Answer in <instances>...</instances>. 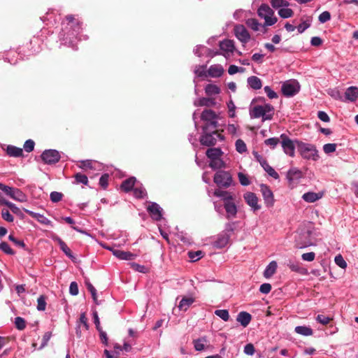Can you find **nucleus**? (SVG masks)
<instances>
[{"label":"nucleus","instance_id":"obj_64","mask_svg":"<svg viewBox=\"0 0 358 358\" xmlns=\"http://www.w3.org/2000/svg\"><path fill=\"white\" fill-rule=\"evenodd\" d=\"M310 26V22L309 20H306V21L302 22L301 24H299L296 28H297L299 33L301 34L305 30H306Z\"/></svg>","mask_w":358,"mask_h":358},{"label":"nucleus","instance_id":"obj_42","mask_svg":"<svg viewBox=\"0 0 358 358\" xmlns=\"http://www.w3.org/2000/svg\"><path fill=\"white\" fill-rule=\"evenodd\" d=\"M245 24L248 27H249L250 29H252L254 31H258L259 30L260 27L262 24L259 23L257 20L255 18H249L246 20Z\"/></svg>","mask_w":358,"mask_h":358},{"label":"nucleus","instance_id":"obj_17","mask_svg":"<svg viewBox=\"0 0 358 358\" xmlns=\"http://www.w3.org/2000/svg\"><path fill=\"white\" fill-rule=\"evenodd\" d=\"M147 210L154 220L159 221L162 220L163 210L158 203L155 202L150 203L147 208Z\"/></svg>","mask_w":358,"mask_h":358},{"label":"nucleus","instance_id":"obj_45","mask_svg":"<svg viewBox=\"0 0 358 358\" xmlns=\"http://www.w3.org/2000/svg\"><path fill=\"white\" fill-rule=\"evenodd\" d=\"M281 141L277 137L269 138L264 141V144L269 146L271 149H274Z\"/></svg>","mask_w":358,"mask_h":358},{"label":"nucleus","instance_id":"obj_6","mask_svg":"<svg viewBox=\"0 0 358 358\" xmlns=\"http://www.w3.org/2000/svg\"><path fill=\"white\" fill-rule=\"evenodd\" d=\"M211 129H210L206 131H203V134L200 138V142L201 145L206 146H213L215 145L218 141H224V136L218 133L217 131H211Z\"/></svg>","mask_w":358,"mask_h":358},{"label":"nucleus","instance_id":"obj_62","mask_svg":"<svg viewBox=\"0 0 358 358\" xmlns=\"http://www.w3.org/2000/svg\"><path fill=\"white\" fill-rule=\"evenodd\" d=\"M35 143L33 140H27L24 144V149L26 152H30L34 149Z\"/></svg>","mask_w":358,"mask_h":358},{"label":"nucleus","instance_id":"obj_33","mask_svg":"<svg viewBox=\"0 0 358 358\" xmlns=\"http://www.w3.org/2000/svg\"><path fill=\"white\" fill-rule=\"evenodd\" d=\"M206 156L210 159H216L220 158L223 154L222 150L219 148H208L206 150Z\"/></svg>","mask_w":358,"mask_h":358},{"label":"nucleus","instance_id":"obj_55","mask_svg":"<svg viewBox=\"0 0 358 358\" xmlns=\"http://www.w3.org/2000/svg\"><path fill=\"white\" fill-rule=\"evenodd\" d=\"M238 178L240 183L243 186H248V185H250V181L249 178H248V177L245 174H244V173H243L241 172H239L238 173Z\"/></svg>","mask_w":358,"mask_h":358},{"label":"nucleus","instance_id":"obj_5","mask_svg":"<svg viewBox=\"0 0 358 358\" xmlns=\"http://www.w3.org/2000/svg\"><path fill=\"white\" fill-rule=\"evenodd\" d=\"M312 231L308 229H301L295 236V245L298 248H305L313 245Z\"/></svg>","mask_w":358,"mask_h":358},{"label":"nucleus","instance_id":"obj_35","mask_svg":"<svg viewBox=\"0 0 358 358\" xmlns=\"http://www.w3.org/2000/svg\"><path fill=\"white\" fill-rule=\"evenodd\" d=\"M277 263L275 261L270 262L264 271V276L266 278H271L275 273Z\"/></svg>","mask_w":358,"mask_h":358},{"label":"nucleus","instance_id":"obj_51","mask_svg":"<svg viewBox=\"0 0 358 358\" xmlns=\"http://www.w3.org/2000/svg\"><path fill=\"white\" fill-rule=\"evenodd\" d=\"M188 257L192 262H196L203 257L202 252L200 250L196 252L190 251L188 252Z\"/></svg>","mask_w":358,"mask_h":358},{"label":"nucleus","instance_id":"obj_1","mask_svg":"<svg viewBox=\"0 0 358 358\" xmlns=\"http://www.w3.org/2000/svg\"><path fill=\"white\" fill-rule=\"evenodd\" d=\"M66 26L62 29L60 33L61 39L65 43L71 44L73 39L76 38L82 30L80 21L76 20L73 15L66 16Z\"/></svg>","mask_w":358,"mask_h":358},{"label":"nucleus","instance_id":"obj_48","mask_svg":"<svg viewBox=\"0 0 358 358\" xmlns=\"http://www.w3.org/2000/svg\"><path fill=\"white\" fill-rule=\"evenodd\" d=\"M271 3L275 8L287 7L289 5V3L286 0H271Z\"/></svg>","mask_w":358,"mask_h":358},{"label":"nucleus","instance_id":"obj_53","mask_svg":"<svg viewBox=\"0 0 358 358\" xmlns=\"http://www.w3.org/2000/svg\"><path fill=\"white\" fill-rule=\"evenodd\" d=\"M236 222H227L225 224L224 229L222 231L224 234H230L235 230Z\"/></svg>","mask_w":358,"mask_h":358},{"label":"nucleus","instance_id":"obj_20","mask_svg":"<svg viewBox=\"0 0 358 358\" xmlns=\"http://www.w3.org/2000/svg\"><path fill=\"white\" fill-rule=\"evenodd\" d=\"M303 177L302 171L296 167L290 168L287 172L286 178L289 184L299 180Z\"/></svg>","mask_w":358,"mask_h":358},{"label":"nucleus","instance_id":"obj_23","mask_svg":"<svg viewBox=\"0 0 358 358\" xmlns=\"http://www.w3.org/2000/svg\"><path fill=\"white\" fill-rule=\"evenodd\" d=\"M113 255L121 260H133L136 257V255L130 252L123 251L119 249L113 250Z\"/></svg>","mask_w":358,"mask_h":358},{"label":"nucleus","instance_id":"obj_40","mask_svg":"<svg viewBox=\"0 0 358 358\" xmlns=\"http://www.w3.org/2000/svg\"><path fill=\"white\" fill-rule=\"evenodd\" d=\"M75 182L76 184H83L85 185H88V178L85 174L77 173L74 176Z\"/></svg>","mask_w":358,"mask_h":358},{"label":"nucleus","instance_id":"obj_43","mask_svg":"<svg viewBox=\"0 0 358 358\" xmlns=\"http://www.w3.org/2000/svg\"><path fill=\"white\" fill-rule=\"evenodd\" d=\"M294 13L293 10L290 8H288L287 7L281 8L278 10V15L284 19L291 17L293 15Z\"/></svg>","mask_w":358,"mask_h":358},{"label":"nucleus","instance_id":"obj_46","mask_svg":"<svg viewBox=\"0 0 358 358\" xmlns=\"http://www.w3.org/2000/svg\"><path fill=\"white\" fill-rule=\"evenodd\" d=\"M0 250L6 253V255H15L14 250L10 247L8 243L1 242L0 243Z\"/></svg>","mask_w":358,"mask_h":358},{"label":"nucleus","instance_id":"obj_22","mask_svg":"<svg viewBox=\"0 0 358 358\" xmlns=\"http://www.w3.org/2000/svg\"><path fill=\"white\" fill-rule=\"evenodd\" d=\"M358 99V87L351 86L346 89L345 92V99L350 102H355Z\"/></svg>","mask_w":358,"mask_h":358},{"label":"nucleus","instance_id":"obj_4","mask_svg":"<svg viewBox=\"0 0 358 358\" xmlns=\"http://www.w3.org/2000/svg\"><path fill=\"white\" fill-rule=\"evenodd\" d=\"M214 182L221 188H228L235 185L231 174L229 171L219 170L213 177Z\"/></svg>","mask_w":358,"mask_h":358},{"label":"nucleus","instance_id":"obj_3","mask_svg":"<svg viewBox=\"0 0 358 358\" xmlns=\"http://www.w3.org/2000/svg\"><path fill=\"white\" fill-rule=\"evenodd\" d=\"M296 148L301 156L305 159L317 161L320 157L318 150L313 144L296 141Z\"/></svg>","mask_w":358,"mask_h":358},{"label":"nucleus","instance_id":"obj_58","mask_svg":"<svg viewBox=\"0 0 358 358\" xmlns=\"http://www.w3.org/2000/svg\"><path fill=\"white\" fill-rule=\"evenodd\" d=\"M316 321L323 325L328 324L331 320V318L324 315H317L315 317Z\"/></svg>","mask_w":358,"mask_h":358},{"label":"nucleus","instance_id":"obj_28","mask_svg":"<svg viewBox=\"0 0 358 358\" xmlns=\"http://www.w3.org/2000/svg\"><path fill=\"white\" fill-rule=\"evenodd\" d=\"M247 83L248 86L255 90H260L262 87V80L255 76L248 77L247 79Z\"/></svg>","mask_w":358,"mask_h":358},{"label":"nucleus","instance_id":"obj_25","mask_svg":"<svg viewBox=\"0 0 358 358\" xmlns=\"http://www.w3.org/2000/svg\"><path fill=\"white\" fill-rule=\"evenodd\" d=\"M251 315L245 311L240 312L236 317L237 322H239L243 327H246L251 322Z\"/></svg>","mask_w":358,"mask_h":358},{"label":"nucleus","instance_id":"obj_18","mask_svg":"<svg viewBox=\"0 0 358 358\" xmlns=\"http://www.w3.org/2000/svg\"><path fill=\"white\" fill-rule=\"evenodd\" d=\"M230 240V234L221 232L217 236L216 240L213 243V245L216 248H223L227 245Z\"/></svg>","mask_w":358,"mask_h":358},{"label":"nucleus","instance_id":"obj_57","mask_svg":"<svg viewBox=\"0 0 358 358\" xmlns=\"http://www.w3.org/2000/svg\"><path fill=\"white\" fill-rule=\"evenodd\" d=\"M334 262L341 268H345L347 267V263L342 257L341 255H338L335 257Z\"/></svg>","mask_w":358,"mask_h":358},{"label":"nucleus","instance_id":"obj_19","mask_svg":"<svg viewBox=\"0 0 358 358\" xmlns=\"http://www.w3.org/2000/svg\"><path fill=\"white\" fill-rule=\"evenodd\" d=\"M223 206L226 211V217L227 219L236 217L238 209L234 200L223 203Z\"/></svg>","mask_w":358,"mask_h":358},{"label":"nucleus","instance_id":"obj_63","mask_svg":"<svg viewBox=\"0 0 358 358\" xmlns=\"http://www.w3.org/2000/svg\"><path fill=\"white\" fill-rule=\"evenodd\" d=\"M264 90L269 99H273L278 98L277 93L275 92L269 86H265Z\"/></svg>","mask_w":358,"mask_h":358},{"label":"nucleus","instance_id":"obj_34","mask_svg":"<svg viewBox=\"0 0 358 358\" xmlns=\"http://www.w3.org/2000/svg\"><path fill=\"white\" fill-rule=\"evenodd\" d=\"M294 331L304 336H309L313 334V330L307 326H297L295 327Z\"/></svg>","mask_w":358,"mask_h":358},{"label":"nucleus","instance_id":"obj_15","mask_svg":"<svg viewBox=\"0 0 358 358\" xmlns=\"http://www.w3.org/2000/svg\"><path fill=\"white\" fill-rule=\"evenodd\" d=\"M234 32L236 37L243 44L247 43L250 39L248 31L243 24L235 25Z\"/></svg>","mask_w":358,"mask_h":358},{"label":"nucleus","instance_id":"obj_60","mask_svg":"<svg viewBox=\"0 0 358 358\" xmlns=\"http://www.w3.org/2000/svg\"><path fill=\"white\" fill-rule=\"evenodd\" d=\"M331 20V14L329 11L322 12L318 17L320 23H325Z\"/></svg>","mask_w":358,"mask_h":358},{"label":"nucleus","instance_id":"obj_47","mask_svg":"<svg viewBox=\"0 0 358 358\" xmlns=\"http://www.w3.org/2000/svg\"><path fill=\"white\" fill-rule=\"evenodd\" d=\"M215 314L223 320L224 322H227L229 320V311L225 309L216 310L215 311Z\"/></svg>","mask_w":358,"mask_h":358},{"label":"nucleus","instance_id":"obj_36","mask_svg":"<svg viewBox=\"0 0 358 358\" xmlns=\"http://www.w3.org/2000/svg\"><path fill=\"white\" fill-rule=\"evenodd\" d=\"M215 104L214 99L210 98H199L196 101H194V105L196 106H210Z\"/></svg>","mask_w":358,"mask_h":358},{"label":"nucleus","instance_id":"obj_59","mask_svg":"<svg viewBox=\"0 0 358 358\" xmlns=\"http://www.w3.org/2000/svg\"><path fill=\"white\" fill-rule=\"evenodd\" d=\"M63 194L59 192H52L50 198L52 202L57 203L62 200Z\"/></svg>","mask_w":358,"mask_h":358},{"label":"nucleus","instance_id":"obj_49","mask_svg":"<svg viewBox=\"0 0 358 358\" xmlns=\"http://www.w3.org/2000/svg\"><path fill=\"white\" fill-rule=\"evenodd\" d=\"M46 308L45 296L41 295L37 299V310L39 311H43Z\"/></svg>","mask_w":358,"mask_h":358},{"label":"nucleus","instance_id":"obj_37","mask_svg":"<svg viewBox=\"0 0 358 358\" xmlns=\"http://www.w3.org/2000/svg\"><path fill=\"white\" fill-rule=\"evenodd\" d=\"M205 92L208 96L216 95L220 93V89L216 85L208 84L205 87Z\"/></svg>","mask_w":358,"mask_h":358},{"label":"nucleus","instance_id":"obj_24","mask_svg":"<svg viewBox=\"0 0 358 358\" xmlns=\"http://www.w3.org/2000/svg\"><path fill=\"white\" fill-rule=\"evenodd\" d=\"M214 196L221 198V199L223 201V203H227V201H230L231 200H234V196L231 192L222 190L220 189H216L214 191Z\"/></svg>","mask_w":358,"mask_h":358},{"label":"nucleus","instance_id":"obj_14","mask_svg":"<svg viewBox=\"0 0 358 358\" xmlns=\"http://www.w3.org/2000/svg\"><path fill=\"white\" fill-rule=\"evenodd\" d=\"M243 199L254 213L261 209L262 206L259 204V199L255 193L248 192L243 194Z\"/></svg>","mask_w":358,"mask_h":358},{"label":"nucleus","instance_id":"obj_38","mask_svg":"<svg viewBox=\"0 0 358 358\" xmlns=\"http://www.w3.org/2000/svg\"><path fill=\"white\" fill-rule=\"evenodd\" d=\"M193 298H182L179 303L178 308L181 310H187V308L194 303Z\"/></svg>","mask_w":358,"mask_h":358},{"label":"nucleus","instance_id":"obj_11","mask_svg":"<svg viewBox=\"0 0 358 358\" xmlns=\"http://www.w3.org/2000/svg\"><path fill=\"white\" fill-rule=\"evenodd\" d=\"M42 161L48 165L55 164L60 159L61 155L57 150L49 149L45 150L41 155Z\"/></svg>","mask_w":358,"mask_h":358},{"label":"nucleus","instance_id":"obj_7","mask_svg":"<svg viewBox=\"0 0 358 358\" xmlns=\"http://www.w3.org/2000/svg\"><path fill=\"white\" fill-rule=\"evenodd\" d=\"M201 119L206 122V125L203 127V131H206L210 129H216L218 126L217 115L211 109L204 110L201 115Z\"/></svg>","mask_w":358,"mask_h":358},{"label":"nucleus","instance_id":"obj_56","mask_svg":"<svg viewBox=\"0 0 358 358\" xmlns=\"http://www.w3.org/2000/svg\"><path fill=\"white\" fill-rule=\"evenodd\" d=\"M1 217L5 221L8 222H13L14 220V217L10 213L9 210L7 209H2Z\"/></svg>","mask_w":358,"mask_h":358},{"label":"nucleus","instance_id":"obj_16","mask_svg":"<svg viewBox=\"0 0 358 358\" xmlns=\"http://www.w3.org/2000/svg\"><path fill=\"white\" fill-rule=\"evenodd\" d=\"M220 48L222 51L221 55L228 58L235 50L234 42L232 40L225 39L220 42Z\"/></svg>","mask_w":358,"mask_h":358},{"label":"nucleus","instance_id":"obj_41","mask_svg":"<svg viewBox=\"0 0 358 358\" xmlns=\"http://www.w3.org/2000/svg\"><path fill=\"white\" fill-rule=\"evenodd\" d=\"M206 339L205 337L199 338L194 341V347L196 351H202L205 348Z\"/></svg>","mask_w":358,"mask_h":358},{"label":"nucleus","instance_id":"obj_39","mask_svg":"<svg viewBox=\"0 0 358 358\" xmlns=\"http://www.w3.org/2000/svg\"><path fill=\"white\" fill-rule=\"evenodd\" d=\"M209 166L213 170L220 169L225 167V163L221 158L210 159Z\"/></svg>","mask_w":358,"mask_h":358},{"label":"nucleus","instance_id":"obj_27","mask_svg":"<svg viewBox=\"0 0 358 358\" xmlns=\"http://www.w3.org/2000/svg\"><path fill=\"white\" fill-rule=\"evenodd\" d=\"M10 197L17 201L26 202L27 201V195L20 189L13 188Z\"/></svg>","mask_w":358,"mask_h":358},{"label":"nucleus","instance_id":"obj_32","mask_svg":"<svg viewBox=\"0 0 358 358\" xmlns=\"http://www.w3.org/2000/svg\"><path fill=\"white\" fill-rule=\"evenodd\" d=\"M136 178L131 177L128 179L124 180L121 184V189L125 192H129L133 189L136 182Z\"/></svg>","mask_w":358,"mask_h":358},{"label":"nucleus","instance_id":"obj_29","mask_svg":"<svg viewBox=\"0 0 358 358\" xmlns=\"http://www.w3.org/2000/svg\"><path fill=\"white\" fill-rule=\"evenodd\" d=\"M6 154L9 157H20L23 156V150L20 148L9 145L6 148Z\"/></svg>","mask_w":358,"mask_h":358},{"label":"nucleus","instance_id":"obj_50","mask_svg":"<svg viewBox=\"0 0 358 358\" xmlns=\"http://www.w3.org/2000/svg\"><path fill=\"white\" fill-rule=\"evenodd\" d=\"M108 179L109 175L108 173L103 174L99 178V184L103 189H106L108 186Z\"/></svg>","mask_w":358,"mask_h":358},{"label":"nucleus","instance_id":"obj_13","mask_svg":"<svg viewBox=\"0 0 358 358\" xmlns=\"http://www.w3.org/2000/svg\"><path fill=\"white\" fill-rule=\"evenodd\" d=\"M253 155L256 160L260 164L264 170L274 179L279 178V174L271 167L267 162L266 159L262 155H259L257 152H253Z\"/></svg>","mask_w":358,"mask_h":358},{"label":"nucleus","instance_id":"obj_10","mask_svg":"<svg viewBox=\"0 0 358 358\" xmlns=\"http://www.w3.org/2000/svg\"><path fill=\"white\" fill-rule=\"evenodd\" d=\"M300 90L299 83L295 80L285 81L282 85L281 91L284 96L291 97L296 94Z\"/></svg>","mask_w":358,"mask_h":358},{"label":"nucleus","instance_id":"obj_30","mask_svg":"<svg viewBox=\"0 0 358 358\" xmlns=\"http://www.w3.org/2000/svg\"><path fill=\"white\" fill-rule=\"evenodd\" d=\"M25 212L41 224L48 225L50 223V220L42 214L34 213L29 210H25Z\"/></svg>","mask_w":358,"mask_h":358},{"label":"nucleus","instance_id":"obj_44","mask_svg":"<svg viewBox=\"0 0 358 358\" xmlns=\"http://www.w3.org/2000/svg\"><path fill=\"white\" fill-rule=\"evenodd\" d=\"M236 150L238 152L242 154L247 151V146L245 142L241 139H238L235 143Z\"/></svg>","mask_w":358,"mask_h":358},{"label":"nucleus","instance_id":"obj_12","mask_svg":"<svg viewBox=\"0 0 358 358\" xmlns=\"http://www.w3.org/2000/svg\"><path fill=\"white\" fill-rule=\"evenodd\" d=\"M259 187L266 207L268 208H272L275 203L274 195L272 190L269 186L266 184H261Z\"/></svg>","mask_w":358,"mask_h":358},{"label":"nucleus","instance_id":"obj_21","mask_svg":"<svg viewBox=\"0 0 358 358\" xmlns=\"http://www.w3.org/2000/svg\"><path fill=\"white\" fill-rule=\"evenodd\" d=\"M52 238L54 241L57 242L59 244L61 250L68 257H69L71 259L75 258L70 248L67 246L65 242H64L58 236H53Z\"/></svg>","mask_w":358,"mask_h":358},{"label":"nucleus","instance_id":"obj_61","mask_svg":"<svg viewBox=\"0 0 358 358\" xmlns=\"http://www.w3.org/2000/svg\"><path fill=\"white\" fill-rule=\"evenodd\" d=\"M131 266L134 270L140 273H145L148 271V268L145 266L138 264L135 262H132L131 264Z\"/></svg>","mask_w":358,"mask_h":358},{"label":"nucleus","instance_id":"obj_54","mask_svg":"<svg viewBox=\"0 0 358 358\" xmlns=\"http://www.w3.org/2000/svg\"><path fill=\"white\" fill-rule=\"evenodd\" d=\"M15 324L16 328L19 330H23L26 327L25 320L21 317H15Z\"/></svg>","mask_w":358,"mask_h":358},{"label":"nucleus","instance_id":"obj_26","mask_svg":"<svg viewBox=\"0 0 358 358\" xmlns=\"http://www.w3.org/2000/svg\"><path fill=\"white\" fill-rule=\"evenodd\" d=\"M224 72L222 66L220 64L211 65L208 70V75L212 78H219Z\"/></svg>","mask_w":358,"mask_h":358},{"label":"nucleus","instance_id":"obj_2","mask_svg":"<svg viewBox=\"0 0 358 358\" xmlns=\"http://www.w3.org/2000/svg\"><path fill=\"white\" fill-rule=\"evenodd\" d=\"M274 115V107L269 103L250 107V116L252 119L262 118V121L271 120Z\"/></svg>","mask_w":358,"mask_h":358},{"label":"nucleus","instance_id":"obj_9","mask_svg":"<svg viewBox=\"0 0 358 358\" xmlns=\"http://www.w3.org/2000/svg\"><path fill=\"white\" fill-rule=\"evenodd\" d=\"M281 139V146L283 152L288 156L294 157L295 156V148H296V141L299 140H292L285 134H282L280 136Z\"/></svg>","mask_w":358,"mask_h":358},{"label":"nucleus","instance_id":"obj_31","mask_svg":"<svg viewBox=\"0 0 358 358\" xmlns=\"http://www.w3.org/2000/svg\"><path fill=\"white\" fill-rule=\"evenodd\" d=\"M322 196V193H315L313 192H308L303 194L302 199L309 203H313L320 199H321Z\"/></svg>","mask_w":358,"mask_h":358},{"label":"nucleus","instance_id":"obj_52","mask_svg":"<svg viewBox=\"0 0 358 358\" xmlns=\"http://www.w3.org/2000/svg\"><path fill=\"white\" fill-rule=\"evenodd\" d=\"M8 239L12 241L16 246L19 248H22L25 250H27L26 248V245L23 241L17 240L13 235L10 234L8 236Z\"/></svg>","mask_w":358,"mask_h":358},{"label":"nucleus","instance_id":"obj_8","mask_svg":"<svg viewBox=\"0 0 358 358\" xmlns=\"http://www.w3.org/2000/svg\"><path fill=\"white\" fill-rule=\"evenodd\" d=\"M257 13L260 17L265 20V26H272L277 22V17L274 16L273 10L267 4H262Z\"/></svg>","mask_w":358,"mask_h":358}]
</instances>
